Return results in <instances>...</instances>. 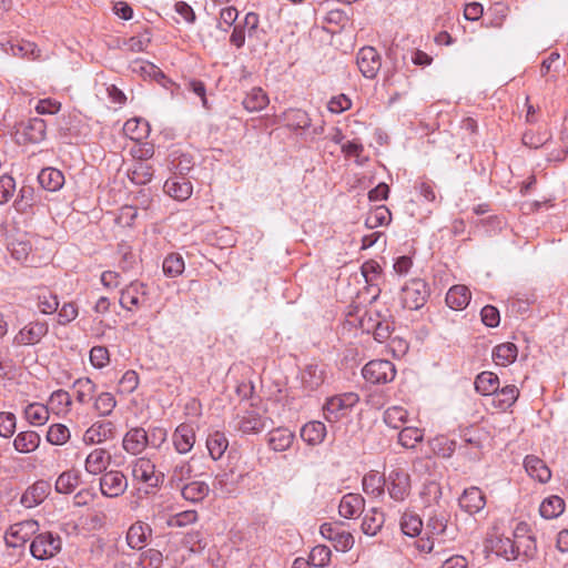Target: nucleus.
Masks as SVG:
<instances>
[{
    "instance_id": "obj_1",
    "label": "nucleus",
    "mask_w": 568,
    "mask_h": 568,
    "mask_svg": "<svg viewBox=\"0 0 568 568\" xmlns=\"http://www.w3.org/2000/svg\"><path fill=\"white\" fill-rule=\"evenodd\" d=\"M385 489L388 496L396 503L405 501L412 491V478L408 471L402 467H395L385 475Z\"/></svg>"
},
{
    "instance_id": "obj_2",
    "label": "nucleus",
    "mask_w": 568,
    "mask_h": 568,
    "mask_svg": "<svg viewBox=\"0 0 568 568\" xmlns=\"http://www.w3.org/2000/svg\"><path fill=\"white\" fill-rule=\"evenodd\" d=\"M61 538L50 531L37 535L31 545L30 552L38 560L54 557L61 550Z\"/></svg>"
},
{
    "instance_id": "obj_3",
    "label": "nucleus",
    "mask_w": 568,
    "mask_h": 568,
    "mask_svg": "<svg viewBox=\"0 0 568 568\" xmlns=\"http://www.w3.org/2000/svg\"><path fill=\"white\" fill-rule=\"evenodd\" d=\"M428 296L429 291L426 282L420 278H414L405 284L400 298L405 308L419 310L425 305Z\"/></svg>"
},
{
    "instance_id": "obj_4",
    "label": "nucleus",
    "mask_w": 568,
    "mask_h": 568,
    "mask_svg": "<svg viewBox=\"0 0 568 568\" xmlns=\"http://www.w3.org/2000/svg\"><path fill=\"white\" fill-rule=\"evenodd\" d=\"M362 375L368 383L385 384L395 378L396 369L390 361L375 359L363 367Z\"/></svg>"
},
{
    "instance_id": "obj_5",
    "label": "nucleus",
    "mask_w": 568,
    "mask_h": 568,
    "mask_svg": "<svg viewBox=\"0 0 568 568\" xmlns=\"http://www.w3.org/2000/svg\"><path fill=\"white\" fill-rule=\"evenodd\" d=\"M359 400L356 393H345L327 399L324 405L325 418L328 422H337L354 407Z\"/></svg>"
},
{
    "instance_id": "obj_6",
    "label": "nucleus",
    "mask_w": 568,
    "mask_h": 568,
    "mask_svg": "<svg viewBox=\"0 0 568 568\" xmlns=\"http://www.w3.org/2000/svg\"><path fill=\"white\" fill-rule=\"evenodd\" d=\"M101 494L108 498L122 496L128 489V479L120 470H109L99 480Z\"/></svg>"
},
{
    "instance_id": "obj_7",
    "label": "nucleus",
    "mask_w": 568,
    "mask_h": 568,
    "mask_svg": "<svg viewBox=\"0 0 568 568\" xmlns=\"http://www.w3.org/2000/svg\"><path fill=\"white\" fill-rule=\"evenodd\" d=\"M132 476L134 479L155 488L163 483L164 475L155 471V465L149 458H136L132 463Z\"/></svg>"
},
{
    "instance_id": "obj_8",
    "label": "nucleus",
    "mask_w": 568,
    "mask_h": 568,
    "mask_svg": "<svg viewBox=\"0 0 568 568\" xmlns=\"http://www.w3.org/2000/svg\"><path fill=\"white\" fill-rule=\"evenodd\" d=\"M39 529L36 520H24L12 525L6 534L8 547L18 548L23 546Z\"/></svg>"
},
{
    "instance_id": "obj_9",
    "label": "nucleus",
    "mask_w": 568,
    "mask_h": 568,
    "mask_svg": "<svg viewBox=\"0 0 568 568\" xmlns=\"http://www.w3.org/2000/svg\"><path fill=\"white\" fill-rule=\"evenodd\" d=\"M356 63L362 74L374 79L381 69V55L373 47H364L357 52Z\"/></svg>"
},
{
    "instance_id": "obj_10",
    "label": "nucleus",
    "mask_w": 568,
    "mask_h": 568,
    "mask_svg": "<svg viewBox=\"0 0 568 568\" xmlns=\"http://www.w3.org/2000/svg\"><path fill=\"white\" fill-rule=\"evenodd\" d=\"M123 449L131 455L141 454L148 446L155 447L156 443L150 440L149 434L141 427L130 429L122 440Z\"/></svg>"
},
{
    "instance_id": "obj_11",
    "label": "nucleus",
    "mask_w": 568,
    "mask_h": 568,
    "mask_svg": "<svg viewBox=\"0 0 568 568\" xmlns=\"http://www.w3.org/2000/svg\"><path fill=\"white\" fill-rule=\"evenodd\" d=\"M146 295V284L133 281L121 291L120 305L128 311H132L144 302Z\"/></svg>"
},
{
    "instance_id": "obj_12",
    "label": "nucleus",
    "mask_w": 568,
    "mask_h": 568,
    "mask_svg": "<svg viewBox=\"0 0 568 568\" xmlns=\"http://www.w3.org/2000/svg\"><path fill=\"white\" fill-rule=\"evenodd\" d=\"M320 532L325 539L333 541L337 551L345 552L351 550L354 546L355 540L351 532L339 530L329 523H324L320 527Z\"/></svg>"
},
{
    "instance_id": "obj_13",
    "label": "nucleus",
    "mask_w": 568,
    "mask_h": 568,
    "mask_svg": "<svg viewBox=\"0 0 568 568\" xmlns=\"http://www.w3.org/2000/svg\"><path fill=\"white\" fill-rule=\"evenodd\" d=\"M114 436L115 426L111 420H98L85 430L83 442L88 445L101 444Z\"/></svg>"
},
{
    "instance_id": "obj_14",
    "label": "nucleus",
    "mask_w": 568,
    "mask_h": 568,
    "mask_svg": "<svg viewBox=\"0 0 568 568\" xmlns=\"http://www.w3.org/2000/svg\"><path fill=\"white\" fill-rule=\"evenodd\" d=\"M49 331L44 322H32L21 328L13 338L16 345H34L39 343Z\"/></svg>"
},
{
    "instance_id": "obj_15",
    "label": "nucleus",
    "mask_w": 568,
    "mask_h": 568,
    "mask_svg": "<svg viewBox=\"0 0 568 568\" xmlns=\"http://www.w3.org/2000/svg\"><path fill=\"white\" fill-rule=\"evenodd\" d=\"M458 504L465 513L475 515L484 509L486 497L478 487H469L464 490L458 499Z\"/></svg>"
},
{
    "instance_id": "obj_16",
    "label": "nucleus",
    "mask_w": 568,
    "mask_h": 568,
    "mask_svg": "<svg viewBox=\"0 0 568 568\" xmlns=\"http://www.w3.org/2000/svg\"><path fill=\"white\" fill-rule=\"evenodd\" d=\"M176 489L181 490L182 497L193 504L203 501L210 494V486L204 480H190Z\"/></svg>"
},
{
    "instance_id": "obj_17",
    "label": "nucleus",
    "mask_w": 568,
    "mask_h": 568,
    "mask_svg": "<svg viewBox=\"0 0 568 568\" xmlns=\"http://www.w3.org/2000/svg\"><path fill=\"white\" fill-rule=\"evenodd\" d=\"M172 440L174 448L179 454H186L195 444V432L191 425L181 424L174 430Z\"/></svg>"
},
{
    "instance_id": "obj_18",
    "label": "nucleus",
    "mask_w": 568,
    "mask_h": 568,
    "mask_svg": "<svg viewBox=\"0 0 568 568\" xmlns=\"http://www.w3.org/2000/svg\"><path fill=\"white\" fill-rule=\"evenodd\" d=\"M164 191L179 201H185L192 195V184L185 176L174 175L164 183Z\"/></svg>"
},
{
    "instance_id": "obj_19",
    "label": "nucleus",
    "mask_w": 568,
    "mask_h": 568,
    "mask_svg": "<svg viewBox=\"0 0 568 568\" xmlns=\"http://www.w3.org/2000/svg\"><path fill=\"white\" fill-rule=\"evenodd\" d=\"M365 507V499L359 494H346L338 505V513L342 517L351 519L359 515Z\"/></svg>"
},
{
    "instance_id": "obj_20",
    "label": "nucleus",
    "mask_w": 568,
    "mask_h": 568,
    "mask_svg": "<svg viewBox=\"0 0 568 568\" xmlns=\"http://www.w3.org/2000/svg\"><path fill=\"white\" fill-rule=\"evenodd\" d=\"M152 529L148 524L136 521L130 526L126 532V542L131 549L141 550L144 548Z\"/></svg>"
},
{
    "instance_id": "obj_21",
    "label": "nucleus",
    "mask_w": 568,
    "mask_h": 568,
    "mask_svg": "<svg viewBox=\"0 0 568 568\" xmlns=\"http://www.w3.org/2000/svg\"><path fill=\"white\" fill-rule=\"evenodd\" d=\"M21 132L27 142L40 143L45 139L47 124L40 118H32L21 124Z\"/></svg>"
},
{
    "instance_id": "obj_22",
    "label": "nucleus",
    "mask_w": 568,
    "mask_h": 568,
    "mask_svg": "<svg viewBox=\"0 0 568 568\" xmlns=\"http://www.w3.org/2000/svg\"><path fill=\"white\" fill-rule=\"evenodd\" d=\"M111 456L103 448L93 449L85 459V470L92 475L104 474L109 464Z\"/></svg>"
},
{
    "instance_id": "obj_23",
    "label": "nucleus",
    "mask_w": 568,
    "mask_h": 568,
    "mask_svg": "<svg viewBox=\"0 0 568 568\" xmlns=\"http://www.w3.org/2000/svg\"><path fill=\"white\" fill-rule=\"evenodd\" d=\"M38 182L49 192L59 191L64 184L63 173L54 168H44L38 174Z\"/></svg>"
},
{
    "instance_id": "obj_24",
    "label": "nucleus",
    "mask_w": 568,
    "mask_h": 568,
    "mask_svg": "<svg viewBox=\"0 0 568 568\" xmlns=\"http://www.w3.org/2000/svg\"><path fill=\"white\" fill-rule=\"evenodd\" d=\"M265 418H263L258 413L254 410H246L244 415L240 417L236 427L243 434H257L265 428Z\"/></svg>"
},
{
    "instance_id": "obj_25",
    "label": "nucleus",
    "mask_w": 568,
    "mask_h": 568,
    "mask_svg": "<svg viewBox=\"0 0 568 568\" xmlns=\"http://www.w3.org/2000/svg\"><path fill=\"white\" fill-rule=\"evenodd\" d=\"M385 514L378 508L369 509L363 517L362 531L367 536H376L383 528Z\"/></svg>"
},
{
    "instance_id": "obj_26",
    "label": "nucleus",
    "mask_w": 568,
    "mask_h": 568,
    "mask_svg": "<svg viewBox=\"0 0 568 568\" xmlns=\"http://www.w3.org/2000/svg\"><path fill=\"white\" fill-rule=\"evenodd\" d=\"M470 291L465 285H454L446 294V304L452 310H464L470 302Z\"/></svg>"
},
{
    "instance_id": "obj_27",
    "label": "nucleus",
    "mask_w": 568,
    "mask_h": 568,
    "mask_svg": "<svg viewBox=\"0 0 568 568\" xmlns=\"http://www.w3.org/2000/svg\"><path fill=\"white\" fill-rule=\"evenodd\" d=\"M524 466L528 475L540 483H547L551 477L550 469L545 462L537 456H527L524 460Z\"/></svg>"
},
{
    "instance_id": "obj_28",
    "label": "nucleus",
    "mask_w": 568,
    "mask_h": 568,
    "mask_svg": "<svg viewBox=\"0 0 568 568\" xmlns=\"http://www.w3.org/2000/svg\"><path fill=\"white\" fill-rule=\"evenodd\" d=\"M324 369L316 364L306 365L301 375L303 387L310 392L317 389L324 383Z\"/></svg>"
},
{
    "instance_id": "obj_29",
    "label": "nucleus",
    "mask_w": 568,
    "mask_h": 568,
    "mask_svg": "<svg viewBox=\"0 0 568 568\" xmlns=\"http://www.w3.org/2000/svg\"><path fill=\"white\" fill-rule=\"evenodd\" d=\"M326 436V426L318 420L306 423L301 429V437L308 445L321 444Z\"/></svg>"
},
{
    "instance_id": "obj_30",
    "label": "nucleus",
    "mask_w": 568,
    "mask_h": 568,
    "mask_svg": "<svg viewBox=\"0 0 568 568\" xmlns=\"http://www.w3.org/2000/svg\"><path fill=\"white\" fill-rule=\"evenodd\" d=\"M294 434L287 428H277L268 434V446L274 452H285L294 440Z\"/></svg>"
},
{
    "instance_id": "obj_31",
    "label": "nucleus",
    "mask_w": 568,
    "mask_h": 568,
    "mask_svg": "<svg viewBox=\"0 0 568 568\" xmlns=\"http://www.w3.org/2000/svg\"><path fill=\"white\" fill-rule=\"evenodd\" d=\"M519 396V389L515 385H506L503 388H497L493 395V404L505 410L511 407Z\"/></svg>"
},
{
    "instance_id": "obj_32",
    "label": "nucleus",
    "mask_w": 568,
    "mask_h": 568,
    "mask_svg": "<svg viewBox=\"0 0 568 568\" xmlns=\"http://www.w3.org/2000/svg\"><path fill=\"white\" fill-rule=\"evenodd\" d=\"M362 485L365 494L381 497L385 491V475L381 476L377 471H369L364 475Z\"/></svg>"
},
{
    "instance_id": "obj_33",
    "label": "nucleus",
    "mask_w": 568,
    "mask_h": 568,
    "mask_svg": "<svg viewBox=\"0 0 568 568\" xmlns=\"http://www.w3.org/2000/svg\"><path fill=\"white\" fill-rule=\"evenodd\" d=\"M499 387V378L493 372H481L475 379V388L484 396H493Z\"/></svg>"
},
{
    "instance_id": "obj_34",
    "label": "nucleus",
    "mask_w": 568,
    "mask_h": 568,
    "mask_svg": "<svg viewBox=\"0 0 568 568\" xmlns=\"http://www.w3.org/2000/svg\"><path fill=\"white\" fill-rule=\"evenodd\" d=\"M40 436L33 430L21 432L13 440V446L19 453H31L38 448Z\"/></svg>"
},
{
    "instance_id": "obj_35",
    "label": "nucleus",
    "mask_w": 568,
    "mask_h": 568,
    "mask_svg": "<svg viewBox=\"0 0 568 568\" xmlns=\"http://www.w3.org/2000/svg\"><path fill=\"white\" fill-rule=\"evenodd\" d=\"M48 484L39 481L32 487L28 488L21 497V504L26 508H32L39 505L45 498Z\"/></svg>"
},
{
    "instance_id": "obj_36",
    "label": "nucleus",
    "mask_w": 568,
    "mask_h": 568,
    "mask_svg": "<svg viewBox=\"0 0 568 568\" xmlns=\"http://www.w3.org/2000/svg\"><path fill=\"white\" fill-rule=\"evenodd\" d=\"M518 355V348L514 343H503L493 351V357L497 365L508 366L514 363Z\"/></svg>"
},
{
    "instance_id": "obj_37",
    "label": "nucleus",
    "mask_w": 568,
    "mask_h": 568,
    "mask_svg": "<svg viewBox=\"0 0 568 568\" xmlns=\"http://www.w3.org/2000/svg\"><path fill=\"white\" fill-rule=\"evenodd\" d=\"M123 132L133 141H141L148 138L150 133V125L146 121L141 119H130L123 125Z\"/></svg>"
},
{
    "instance_id": "obj_38",
    "label": "nucleus",
    "mask_w": 568,
    "mask_h": 568,
    "mask_svg": "<svg viewBox=\"0 0 568 568\" xmlns=\"http://www.w3.org/2000/svg\"><path fill=\"white\" fill-rule=\"evenodd\" d=\"M565 510V501L559 496H550L542 500L539 507L540 516L545 519H554Z\"/></svg>"
},
{
    "instance_id": "obj_39",
    "label": "nucleus",
    "mask_w": 568,
    "mask_h": 568,
    "mask_svg": "<svg viewBox=\"0 0 568 568\" xmlns=\"http://www.w3.org/2000/svg\"><path fill=\"white\" fill-rule=\"evenodd\" d=\"M243 106L250 112L263 110L268 104V98L261 88H253L244 98Z\"/></svg>"
},
{
    "instance_id": "obj_40",
    "label": "nucleus",
    "mask_w": 568,
    "mask_h": 568,
    "mask_svg": "<svg viewBox=\"0 0 568 568\" xmlns=\"http://www.w3.org/2000/svg\"><path fill=\"white\" fill-rule=\"evenodd\" d=\"M206 447L214 460L220 459L229 447V440L224 433L214 432L206 439Z\"/></svg>"
},
{
    "instance_id": "obj_41",
    "label": "nucleus",
    "mask_w": 568,
    "mask_h": 568,
    "mask_svg": "<svg viewBox=\"0 0 568 568\" xmlns=\"http://www.w3.org/2000/svg\"><path fill=\"white\" fill-rule=\"evenodd\" d=\"M72 387L75 390V399L80 404L90 402L97 392V385L89 377L78 378Z\"/></svg>"
},
{
    "instance_id": "obj_42",
    "label": "nucleus",
    "mask_w": 568,
    "mask_h": 568,
    "mask_svg": "<svg viewBox=\"0 0 568 568\" xmlns=\"http://www.w3.org/2000/svg\"><path fill=\"white\" fill-rule=\"evenodd\" d=\"M24 417L31 425L41 426L49 419V409L43 404L32 403L26 407Z\"/></svg>"
},
{
    "instance_id": "obj_43",
    "label": "nucleus",
    "mask_w": 568,
    "mask_h": 568,
    "mask_svg": "<svg viewBox=\"0 0 568 568\" xmlns=\"http://www.w3.org/2000/svg\"><path fill=\"white\" fill-rule=\"evenodd\" d=\"M284 121L291 129H307L311 125V118L302 109H290L283 114Z\"/></svg>"
},
{
    "instance_id": "obj_44",
    "label": "nucleus",
    "mask_w": 568,
    "mask_h": 568,
    "mask_svg": "<svg viewBox=\"0 0 568 568\" xmlns=\"http://www.w3.org/2000/svg\"><path fill=\"white\" fill-rule=\"evenodd\" d=\"M171 156V170L174 175L185 176L194 166L193 158L190 154L173 152Z\"/></svg>"
},
{
    "instance_id": "obj_45",
    "label": "nucleus",
    "mask_w": 568,
    "mask_h": 568,
    "mask_svg": "<svg viewBox=\"0 0 568 568\" xmlns=\"http://www.w3.org/2000/svg\"><path fill=\"white\" fill-rule=\"evenodd\" d=\"M193 467L189 462H180L175 464L172 468L170 481L171 486L174 488L180 487L192 478Z\"/></svg>"
},
{
    "instance_id": "obj_46",
    "label": "nucleus",
    "mask_w": 568,
    "mask_h": 568,
    "mask_svg": "<svg viewBox=\"0 0 568 568\" xmlns=\"http://www.w3.org/2000/svg\"><path fill=\"white\" fill-rule=\"evenodd\" d=\"M390 211L385 205H378L368 213L365 220V225L368 229H375L387 225L390 222Z\"/></svg>"
},
{
    "instance_id": "obj_47",
    "label": "nucleus",
    "mask_w": 568,
    "mask_h": 568,
    "mask_svg": "<svg viewBox=\"0 0 568 568\" xmlns=\"http://www.w3.org/2000/svg\"><path fill=\"white\" fill-rule=\"evenodd\" d=\"M80 476L74 470L62 473L55 481V490L60 494H70L79 485Z\"/></svg>"
},
{
    "instance_id": "obj_48",
    "label": "nucleus",
    "mask_w": 568,
    "mask_h": 568,
    "mask_svg": "<svg viewBox=\"0 0 568 568\" xmlns=\"http://www.w3.org/2000/svg\"><path fill=\"white\" fill-rule=\"evenodd\" d=\"M130 180L138 185L146 184L152 180L153 170L148 163L140 161L128 173Z\"/></svg>"
},
{
    "instance_id": "obj_49",
    "label": "nucleus",
    "mask_w": 568,
    "mask_h": 568,
    "mask_svg": "<svg viewBox=\"0 0 568 568\" xmlns=\"http://www.w3.org/2000/svg\"><path fill=\"white\" fill-rule=\"evenodd\" d=\"M184 260L179 253L169 254L162 264L163 273L169 277H176L184 271Z\"/></svg>"
},
{
    "instance_id": "obj_50",
    "label": "nucleus",
    "mask_w": 568,
    "mask_h": 568,
    "mask_svg": "<svg viewBox=\"0 0 568 568\" xmlns=\"http://www.w3.org/2000/svg\"><path fill=\"white\" fill-rule=\"evenodd\" d=\"M408 413L400 406H392L384 413V422L392 428H399L407 420Z\"/></svg>"
},
{
    "instance_id": "obj_51",
    "label": "nucleus",
    "mask_w": 568,
    "mask_h": 568,
    "mask_svg": "<svg viewBox=\"0 0 568 568\" xmlns=\"http://www.w3.org/2000/svg\"><path fill=\"white\" fill-rule=\"evenodd\" d=\"M423 528L422 519L414 514H404L400 519V529L408 537L418 536Z\"/></svg>"
},
{
    "instance_id": "obj_52",
    "label": "nucleus",
    "mask_w": 568,
    "mask_h": 568,
    "mask_svg": "<svg viewBox=\"0 0 568 568\" xmlns=\"http://www.w3.org/2000/svg\"><path fill=\"white\" fill-rule=\"evenodd\" d=\"M423 430L417 427H404L398 434V443L405 448H414L423 440Z\"/></svg>"
},
{
    "instance_id": "obj_53",
    "label": "nucleus",
    "mask_w": 568,
    "mask_h": 568,
    "mask_svg": "<svg viewBox=\"0 0 568 568\" xmlns=\"http://www.w3.org/2000/svg\"><path fill=\"white\" fill-rule=\"evenodd\" d=\"M427 530L430 537L439 538L445 540L444 536L447 532V519L443 514H435L429 517L427 521Z\"/></svg>"
},
{
    "instance_id": "obj_54",
    "label": "nucleus",
    "mask_w": 568,
    "mask_h": 568,
    "mask_svg": "<svg viewBox=\"0 0 568 568\" xmlns=\"http://www.w3.org/2000/svg\"><path fill=\"white\" fill-rule=\"evenodd\" d=\"M332 551L331 549L325 545H317L315 546L310 554V562L314 567H326L331 561Z\"/></svg>"
},
{
    "instance_id": "obj_55",
    "label": "nucleus",
    "mask_w": 568,
    "mask_h": 568,
    "mask_svg": "<svg viewBox=\"0 0 568 568\" xmlns=\"http://www.w3.org/2000/svg\"><path fill=\"white\" fill-rule=\"evenodd\" d=\"M70 438V430L65 425L53 424L47 433V439L52 445H63Z\"/></svg>"
},
{
    "instance_id": "obj_56",
    "label": "nucleus",
    "mask_w": 568,
    "mask_h": 568,
    "mask_svg": "<svg viewBox=\"0 0 568 568\" xmlns=\"http://www.w3.org/2000/svg\"><path fill=\"white\" fill-rule=\"evenodd\" d=\"M116 405V400L111 393H101L94 402V409L100 416H108L112 413Z\"/></svg>"
},
{
    "instance_id": "obj_57",
    "label": "nucleus",
    "mask_w": 568,
    "mask_h": 568,
    "mask_svg": "<svg viewBox=\"0 0 568 568\" xmlns=\"http://www.w3.org/2000/svg\"><path fill=\"white\" fill-rule=\"evenodd\" d=\"M118 253L121 256L120 260V267L122 271L128 272L134 267L136 264L135 255L132 252V247L125 243L122 242L118 245Z\"/></svg>"
},
{
    "instance_id": "obj_58",
    "label": "nucleus",
    "mask_w": 568,
    "mask_h": 568,
    "mask_svg": "<svg viewBox=\"0 0 568 568\" xmlns=\"http://www.w3.org/2000/svg\"><path fill=\"white\" fill-rule=\"evenodd\" d=\"M183 545L187 547L191 552H201L206 547V541L201 531L192 530L184 536Z\"/></svg>"
},
{
    "instance_id": "obj_59",
    "label": "nucleus",
    "mask_w": 568,
    "mask_h": 568,
    "mask_svg": "<svg viewBox=\"0 0 568 568\" xmlns=\"http://www.w3.org/2000/svg\"><path fill=\"white\" fill-rule=\"evenodd\" d=\"M34 203V189L32 186H22L19 196L14 202L17 211L26 212Z\"/></svg>"
},
{
    "instance_id": "obj_60",
    "label": "nucleus",
    "mask_w": 568,
    "mask_h": 568,
    "mask_svg": "<svg viewBox=\"0 0 568 568\" xmlns=\"http://www.w3.org/2000/svg\"><path fill=\"white\" fill-rule=\"evenodd\" d=\"M38 307L43 314H53L58 311L59 301L57 295L51 294L50 292H43L38 296Z\"/></svg>"
},
{
    "instance_id": "obj_61",
    "label": "nucleus",
    "mask_w": 568,
    "mask_h": 568,
    "mask_svg": "<svg viewBox=\"0 0 568 568\" xmlns=\"http://www.w3.org/2000/svg\"><path fill=\"white\" fill-rule=\"evenodd\" d=\"M12 53L20 57H31L37 59L40 57V49L38 45L30 41H21L11 45Z\"/></svg>"
},
{
    "instance_id": "obj_62",
    "label": "nucleus",
    "mask_w": 568,
    "mask_h": 568,
    "mask_svg": "<svg viewBox=\"0 0 568 568\" xmlns=\"http://www.w3.org/2000/svg\"><path fill=\"white\" fill-rule=\"evenodd\" d=\"M239 17V11L233 6L224 7L220 10V18L217 28L226 31L227 28L232 27Z\"/></svg>"
},
{
    "instance_id": "obj_63",
    "label": "nucleus",
    "mask_w": 568,
    "mask_h": 568,
    "mask_svg": "<svg viewBox=\"0 0 568 568\" xmlns=\"http://www.w3.org/2000/svg\"><path fill=\"white\" fill-rule=\"evenodd\" d=\"M90 362L97 368L105 367L110 362V354L104 346H93L90 351Z\"/></svg>"
},
{
    "instance_id": "obj_64",
    "label": "nucleus",
    "mask_w": 568,
    "mask_h": 568,
    "mask_svg": "<svg viewBox=\"0 0 568 568\" xmlns=\"http://www.w3.org/2000/svg\"><path fill=\"white\" fill-rule=\"evenodd\" d=\"M197 513L195 510H185L174 515L169 519L168 525L170 527H185L194 524L197 520Z\"/></svg>"
}]
</instances>
